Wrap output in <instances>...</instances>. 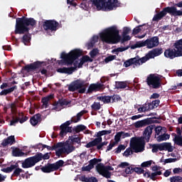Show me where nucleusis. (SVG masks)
<instances>
[{
    "label": "nucleus",
    "instance_id": "nucleus-2",
    "mask_svg": "<svg viewBox=\"0 0 182 182\" xmlns=\"http://www.w3.org/2000/svg\"><path fill=\"white\" fill-rule=\"evenodd\" d=\"M100 38L102 42L106 43H119L120 42V31L117 26H112L105 28L100 33Z\"/></svg>",
    "mask_w": 182,
    "mask_h": 182
},
{
    "label": "nucleus",
    "instance_id": "nucleus-11",
    "mask_svg": "<svg viewBox=\"0 0 182 182\" xmlns=\"http://www.w3.org/2000/svg\"><path fill=\"white\" fill-rule=\"evenodd\" d=\"M65 162L63 160H60L53 164H48L47 166H43L41 171L43 173H51V171H55L58 168L62 167Z\"/></svg>",
    "mask_w": 182,
    "mask_h": 182
},
{
    "label": "nucleus",
    "instance_id": "nucleus-8",
    "mask_svg": "<svg viewBox=\"0 0 182 182\" xmlns=\"http://www.w3.org/2000/svg\"><path fill=\"white\" fill-rule=\"evenodd\" d=\"M130 146L135 153H140L144 150V141L141 138H132L131 139Z\"/></svg>",
    "mask_w": 182,
    "mask_h": 182
},
{
    "label": "nucleus",
    "instance_id": "nucleus-60",
    "mask_svg": "<svg viewBox=\"0 0 182 182\" xmlns=\"http://www.w3.org/2000/svg\"><path fill=\"white\" fill-rule=\"evenodd\" d=\"M134 171H135V173H138L139 174L144 173V170L141 168H134Z\"/></svg>",
    "mask_w": 182,
    "mask_h": 182
},
{
    "label": "nucleus",
    "instance_id": "nucleus-57",
    "mask_svg": "<svg viewBox=\"0 0 182 182\" xmlns=\"http://www.w3.org/2000/svg\"><path fill=\"white\" fill-rule=\"evenodd\" d=\"M124 149H126V146H124V145H120L117 147V150L115 151V153L118 154L119 153L122 152V150H124Z\"/></svg>",
    "mask_w": 182,
    "mask_h": 182
},
{
    "label": "nucleus",
    "instance_id": "nucleus-30",
    "mask_svg": "<svg viewBox=\"0 0 182 182\" xmlns=\"http://www.w3.org/2000/svg\"><path fill=\"white\" fill-rule=\"evenodd\" d=\"M68 140L72 143L73 146V144H75V143L80 145V138H79V136H77V135L69 136Z\"/></svg>",
    "mask_w": 182,
    "mask_h": 182
},
{
    "label": "nucleus",
    "instance_id": "nucleus-19",
    "mask_svg": "<svg viewBox=\"0 0 182 182\" xmlns=\"http://www.w3.org/2000/svg\"><path fill=\"white\" fill-rule=\"evenodd\" d=\"M163 53V50L157 48L155 50H152L148 53V54L146 55V60H149V59H153L156 58V56H160L161 54Z\"/></svg>",
    "mask_w": 182,
    "mask_h": 182
},
{
    "label": "nucleus",
    "instance_id": "nucleus-25",
    "mask_svg": "<svg viewBox=\"0 0 182 182\" xmlns=\"http://www.w3.org/2000/svg\"><path fill=\"white\" fill-rule=\"evenodd\" d=\"M14 143H15V137L14 136H11L4 139L1 144L2 146H8V144L12 145Z\"/></svg>",
    "mask_w": 182,
    "mask_h": 182
},
{
    "label": "nucleus",
    "instance_id": "nucleus-36",
    "mask_svg": "<svg viewBox=\"0 0 182 182\" xmlns=\"http://www.w3.org/2000/svg\"><path fill=\"white\" fill-rule=\"evenodd\" d=\"M16 167H18V164L11 165L9 167L1 169V171H4V173H11L12 171L15 170Z\"/></svg>",
    "mask_w": 182,
    "mask_h": 182
},
{
    "label": "nucleus",
    "instance_id": "nucleus-12",
    "mask_svg": "<svg viewBox=\"0 0 182 182\" xmlns=\"http://www.w3.org/2000/svg\"><path fill=\"white\" fill-rule=\"evenodd\" d=\"M147 85L154 89L160 87V77L158 75H150L147 77Z\"/></svg>",
    "mask_w": 182,
    "mask_h": 182
},
{
    "label": "nucleus",
    "instance_id": "nucleus-24",
    "mask_svg": "<svg viewBox=\"0 0 182 182\" xmlns=\"http://www.w3.org/2000/svg\"><path fill=\"white\" fill-rule=\"evenodd\" d=\"M67 105H68V103L66 101V100H60L59 102H57L56 106L54 108H53V109L59 112V110L62 109L63 106H67Z\"/></svg>",
    "mask_w": 182,
    "mask_h": 182
},
{
    "label": "nucleus",
    "instance_id": "nucleus-32",
    "mask_svg": "<svg viewBox=\"0 0 182 182\" xmlns=\"http://www.w3.org/2000/svg\"><path fill=\"white\" fill-rule=\"evenodd\" d=\"M16 89V86L10 87L9 89L4 90L0 92V95L6 96V95H9V93H12V92H14V90H15Z\"/></svg>",
    "mask_w": 182,
    "mask_h": 182
},
{
    "label": "nucleus",
    "instance_id": "nucleus-21",
    "mask_svg": "<svg viewBox=\"0 0 182 182\" xmlns=\"http://www.w3.org/2000/svg\"><path fill=\"white\" fill-rule=\"evenodd\" d=\"M159 150H160L161 151L163 150H165L166 151L171 152L173 151V146H171V143L165 142V143L159 144Z\"/></svg>",
    "mask_w": 182,
    "mask_h": 182
},
{
    "label": "nucleus",
    "instance_id": "nucleus-63",
    "mask_svg": "<svg viewBox=\"0 0 182 182\" xmlns=\"http://www.w3.org/2000/svg\"><path fill=\"white\" fill-rule=\"evenodd\" d=\"M85 46L87 49H92V48L95 46V43H92V41H90L87 43Z\"/></svg>",
    "mask_w": 182,
    "mask_h": 182
},
{
    "label": "nucleus",
    "instance_id": "nucleus-44",
    "mask_svg": "<svg viewBox=\"0 0 182 182\" xmlns=\"http://www.w3.org/2000/svg\"><path fill=\"white\" fill-rule=\"evenodd\" d=\"M30 41H31V35L27 34L23 37V43H24V45H27V43H29Z\"/></svg>",
    "mask_w": 182,
    "mask_h": 182
},
{
    "label": "nucleus",
    "instance_id": "nucleus-49",
    "mask_svg": "<svg viewBox=\"0 0 182 182\" xmlns=\"http://www.w3.org/2000/svg\"><path fill=\"white\" fill-rule=\"evenodd\" d=\"M116 59V55H109L105 59V63H109V62H112V60H114Z\"/></svg>",
    "mask_w": 182,
    "mask_h": 182
},
{
    "label": "nucleus",
    "instance_id": "nucleus-15",
    "mask_svg": "<svg viewBox=\"0 0 182 182\" xmlns=\"http://www.w3.org/2000/svg\"><path fill=\"white\" fill-rule=\"evenodd\" d=\"M58 26H59V23L54 20H48L43 23V28L46 31H48V29H50V31H56Z\"/></svg>",
    "mask_w": 182,
    "mask_h": 182
},
{
    "label": "nucleus",
    "instance_id": "nucleus-20",
    "mask_svg": "<svg viewBox=\"0 0 182 182\" xmlns=\"http://www.w3.org/2000/svg\"><path fill=\"white\" fill-rule=\"evenodd\" d=\"M118 167L120 168H125L124 173L125 174H132L134 171L133 167L130 166V164L127 162H122L121 163Z\"/></svg>",
    "mask_w": 182,
    "mask_h": 182
},
{
    "label": "nucleus",
    "instance_id": "nucleus-43",
    "mask_svg": "<svg viewBox=\"0 0 182 182\" xmlns=\"http://www.w3.org/2000/svg\"><path fill=\"white\" fill-rule=\"evenodd\" d=\"M97 99L101 100V102H103V103H110L111 100L110 97H100Z\"/></svg>",
    "mask_w": 182,
    "mask_h": 182
},
{
    "label": "nucleus",
    "instance_id": "nucleus-62",
    "mask_svg": "<svg viewBox=\"0 0 182 182\" xmlns=\"http://www.w3.org/2000/svg\"><path fill=\"white\" fill-rule=\"evenodd\" d=\"M98 41H99V36H94L92 38V39H91V43H94V45H95V43H97Z\"/></svg>",
    "mask_w": 182,
    "mask_h": 182
},
{
    "label": "nucleus",
    "instance_id": "nucleus-28",
    "mask_svg": "<svg viewBox=\"0 0 182 182\" xmlns=\"http://www.w3.org/2000/svg\"><path fill=\"white\" fill-rule=\"evenodd\" d=\"M31 123L32 126H36L39 122H41V114H36L31 119Z\"/></svg>",
    "mask_w": 182,
    "mask_h": 182
},
{
    "label": "nucleus",
    "instance_id": "nucleus-22",
    "mask_svg": "<svg viewBox=\"0 0 182 182\" xmlns=\"http://www.w3.org/2000/svg\"><path fill=\"white\" fill-rule=\"evenodd\" d=\"M151 133H153V126L146 127L144 131V139H146V141H149V140H150Z\"/></svg>",
    "mask_w": 182,
    "mask_h": 182
},
{
    "label": "nucleus",
    "instance_id": "nucleus-35",
    "mask_svg": "<svg viewBox=\"0 0 182 182\" xmlns=\"http://www.w3.org/2000/svg\"><path fill=\"white\" fill-rule=\"evenodd\" d=\"M102 88V84H92L90 87L88 91L89 92H93V90H99V89Z\"/></svg>",
    "mask_w": 182,
    "mask_h": 182
},
{
    "label": "nucleus",
    "instance_id": "nucleus-56",
    "mask_svg": "<svg viewBox=\"0 0 182 182\" xmlns=\"http://www.w3.org/2000/svg\"><path fill=\"white\" fill-rule=\"evenodd\" d=\"M92 168H93L92 165L89 164L87 166H83L82 168V171H90L92 170Z\"/></svg>",
    "mask_w": 182,
    "mask_h": 182
},
{
    "label": "nucleus",
    "instance_id": "nucleus-46",
    "mask_svg": "<svg viewBox=\"0 0 182 182\" xmlns=\"http://www.w3.org/2000/svg\"><path fill=\"white\" fill-rule=\"evenodd\" d=\"M99 55V49L95 48L92 50L90 51V55L91 58H95V56H97Z\"/></svg>",
    "mask_w": 182,
    "mask_h": 182
},
{
    "label": "nucleus",
    "instance_id": "nucleus-51",
    "mask_svg": "<svg viewBox=\"0 0 182 182\" xmlns=\"http://www.w3.org/2000/svg\"><path fill=\"white\" fill-rule=\"evenodd\" d=\"M38 68V65L36 64H31L30 65H26V70H32L33 69H36Z\"/></svg>",
    "mask_w": 182,
    "mask_h": 182
},
{
    "label": "nucleus",
    "instance_id": "nucleus-50",
    "mask_svg": "<svg viewBox=\"0 0 182 182\" xmlns=\"http://www.w3.org/2000/svg\"><path fill=\"white\" fill-rule=\"evenodd\" d=\"M18 122H19L17 118L16 117V116H13L12 119L10 121V126H16V123H18Z\"/></svg>",
    "mask_w": 182,
    "mask_h": 182
},
{
    "label": "nucleus",
    "instance_id": "nucleus-59",
    "mask_svg": "<svg viewBox=\"0 0 182 182\" xmlns=\"http://www.w3.org/2000/svg\"><path fill=\"white\" fill-rule=\"evenodd\" d=\"M23 170L22 168H16V169L14 170V176H19V174H21V173H22Z\"/></svg>",
    "mask_w": 182,
    "mask_h": 182
},
{
    "label": "nucleus",
    "instance_id": "nucleus-64",
    "mask_svg": "<svg viewBox=\"0 0 182 182\" xmlns=\"http://www.w3.org/2000/svg\"><path fill=\"white\" fill-rule=\"evenodd\" d=\"M87 182H99V181H97V178H96V177L92 176L88 178Z\"/></svg>",
    "mask_w": 182,
    "mask_h": 182
},
{
    "label": "nucleus",
    "instance_id": "nucleus-5",
    "mask_svg": "<svg viewBox=\"0 0 182 182\" xmlns=\"http://www.w3.org/2000/svg\"><path fill=\"white\" fill-rule=\"evenodd\" d=\"M75 147L69 144V141L59 142L54 146L56 156H60L62 154H70L73 151H75Z\"/></svg>",
    "mask_w": 182,
    "mask_h": 182
},
{
    "label": "nucleus",
    "instance_id": "nucleus-31",
    "mask_svg": "<svg viewBox=\"0 0 182 182\" xmlns=\"http://www.w3.org/2000/svg\"><path fill=\"white\" fill-rule=\"evenodd\" d=\"M147 124V120L144 119L141 121H138L134 124V127L136 129H140V127H144Z\"/></svg>",
    "mask_w": 182,
    "mask_h": 182
},
{
    "label": "nucleus",
    "instance_id": "nucleus-55",
    "mask_svg": "<svg viewBox=\"0 0 182 182\" xmlns=\"http://www.w3.org/2000/svg\"><path fill=\"white\" fill-rule=\"evenodd\" d=\"M97 163H99V159H92L90 161V166H92V168H93V167H95V166H96Z\"/></svg>",
    "mask_w": 182,
    "mask_h": 182
},
{
    "label": "nucleus",
    "instance_id": "nucleus-42",
    "mask_svg": "<svg viewBox=\"0 0 182 182\" xmlns=\"http://www.w3.org/2000/svg\"><path fill=\"white\" fill-rule=\"evenodd\" d=\"M76 133H80V132H83V130H86V126L85 125H78L75 129Z\"/></svg>",
    "mask_w": 182,
    "mask_h": 182
},
{
    "label": "nucleus",
    "instance_id": "nucleus-54",
    "mask_svg": "<svg viewBox=\"0 0 182 182\" xmlns=\"http://www.w3.org/2000/svg\"><path fill=\"white\" fill-rule=\"evenodd\" d=\"M119 136H121V139H126V137H130V134L126 133L124 132H119Z\"/></svg>",
    "mask_w": 182,
    "mask_h": 182
},
{
    "label": "nucleus",
    "instance_id": "nucleus-9",
    "mask_svg": "<svg viewBox=\"0 0 182 182\" xmlns=\"http://www.w3.org/2000/svg\"><path fill=\"white\" fill-rule=\"evenodd\" d=\"M113 170L112 166H105L103 164H99L96 166L97 173L106 178H110L112 173L109 171H113Z\"/></svg>",
    "mask_w": 182,
    "mask_h": 182
},
{
    "label": "nucleus",
    "instance_id": "nucleus-10",
    "mask_svg": "<svg viewBox=\"0 0 182 182\" xmlns=\"http://www.w3.org/2000/svg\"><path fill=\"white\" fill-rule=\"evenodd\" d=\"M41 160H42L41 154H38L35 156L28 158L22 163V167L23 168L33 167V166L36 164V163L41 161Z\"/></svg>",
    "mask_w": 182,
    "mask_h": 182
},
{
    "label": "nucleus",
    "instance_id": "nucleus-33",
    "mask_svg": "<svg viewBox=\"0 0 182 182\" xmlns=\"http://www.w3.org/2000/svg\"><path fill=\"white\" fill-rule=\"evenodd\" d=\"M15 116L17 118L18 121L21 124L25 123V122H26V120H28V117H24L23 114L22 112L18 113V114H16Z\"/></svg>",
    "mask_w": 182,
    "mask_h": 182
},
{
    "label": "nucleus",
    "instance_id": "nucleus-4",
    "mask_svg": "<svg viewBox=\"0 0 182 182\" xmlns=\"http://www.w3.org/2000/svg\"><path fill=\"white\" fill-rule=\"evenodd\" d=\"M35 25H36V21L33 18H16L15 33H25L29 31L28 26H35Z\"/></svg>",
    "mask_w": 182,
    "mask_h": 182
},
{
    "label": "nucleus",
    "instance_id": "nucleus-41",
    "mask_svg": "<svg viewBox=\"0 0 182 182\" xmlns=\"http://www.w3.org/2000/svg\"><path fill=\"white\" fill-rule=\"evenodd\" d=\"M173 140L176 144L182 146V136H176Z\"/></svg>",
    "mask_w": 182,
    "mask_h": 182
},
{
    "label": "nucleus",
    "instance_id": "nucleus-7",
    "mask_svg": "<svg viewBox=\"0 0 182 182\" xmlns=\"http://www.w3.org/2000/svg\"><path fill=\"white\" fill-rule=\"evenodd\" d=\"M174 46V49L169 48L165 50V58H167L168 59H174V58H180L182 56V46H180L178 41L175 43Z\"/></svg>",
    "mask_w": 182,
    "mask_h": 182
},
{
    "label": "nucleus",
    "instance_id": "nucleus-48",
    "mask_svg": "<svg viewBox=\"0 0 182 182\" xmlns=\"http://www.w3.org/2000/svg\"><path fill=\"white\" fill-rule=\"evenodd\" d=\"M123 154L125 157H129V156H132V154H133V151H132V148L127 149Z\"/></svg>",
    "mask_w": 182,
    "mask_h": 182
},
{
    "label": "nucleus",
    "instance_id": "nucleus-58",
    "mask_svg": "<svg viewBox=\"0 0 182 182\" xmlns=\"http://www.w3.org/2000/svg\"><path fill=\"white\" fill-rule=\"evenodd\" d=\"M140 31H141V26H139L136 27L133 30L134 35H137V33H139L140 32Z\"/></svg>",
    "mask_w": 182,
    "mask_h": 182
},
{
    "label": "nucleus",
    "instance_id": "nucleus-1",
    "mask_svg": "<svg viewBox=\"0 0 182 182\" xmlns=\"http://www.w3.org/2000/svg\"><path fill=\"white\" fill-rule=\"evenodd\" d=\"M82 50L77 48L72 50L68 53H62L61 58L64 61V65H73V67L58 68L57 72L58 73L72 75L77 68H82L85 62H93V59L90 58L88 55H84L79 60V58L82 56Z\"/></svg>",
    "mask_w": 182,
    "mask_h": 182
},
{
    "label": "nucleus",
    "instance_id": "nucleus-14",
    "mask_svg": "<svg viewBox=\"0 0 182 182\" xmlns=\"http://www.w3.org/2000/svg\"><path fill=\"white\" fill-rule=\"evenodd\" d=\"M145 62H147V58H141L139 59L131 58L126 61L124 63V65L125 66V68H129V66H132V65H134V68H136V66H140V65H143V63H145Z\"/></svg>",
    "mask_w": 182,
    "mask_h": 182
},
{
    "label": "nucleus",
    "instance_id": "nucleus-53",
    "mask_svg": "<svg viewBox=\"0 0 182 182\" xmlns=\"http://www.w3.org/2000/svg\"><path fill=\"white\" fill-rule=\"evenodd\" d=\"M124 50H127V48H123V47H120V48H118L117 49H114L112 50V53H119V52H124Z\"/></svg>",
    "mask_w": 182,
    "mask_h": 182
},
{
    "label": "nucleus",
    "instance_id": "nucleus-61",
    "mask_svg": "<svg viewBox=\"0 0 182 182\" xmlns=\"http://www.w3.org/2000/svg\"><path fill=\"white\" fill-rule=\"evenodd\" d=\"M121 139L122 136H120V134L118 132L114 136L115 143H119Z\"/></svg>",
    "mask_w": 182,
    "mask_h": 182
},
{
    "label": "nucleus",
    "instance_id": "nucleus-17",
    "mask_svg": "<svg viewBox=\"0 0 182 182\" xmlns=\"http://www.w3.org/2000/svg\"><path fill=\"white\" fill-rule=\"evenodd\" d=\"M70 124V121H67L60 126L61 131L60 132V136H61V137L66 136L67 133H70L72 132V127H69Z\"/></svg>",
    "mask_w": 182,
    "mask_h": 182
},
{
    "label": "nucleus",
    "instance_id": "nucleus-52",
    "mask_svg": "<svg viewBox=\"0 0 182 182\" xmlns=\"http://www.w3.org/2000/svg\"><path fill=\"white\" fill-rule=\"evenodd\" d=\"M151 164H153V161H145L143 162L141 166L142 167H150V166H151Z\"/></svg>",
    "mask_w": 182,
    "mask_h": 182
},
{
    "label": "nucleus",
    "instance_id": "nucleus-18",
    "mask_svg": "<svg viewBox=\"0 0 182 182\" xmlns=\"http://www.w3.org/2000/svg\"><path fill=\"white\" fill-rule=\"evenodd\" d=\"M112 133V130H102L97 133V138H96L92 143L96 146L99 144V143H102V136H105L106 134H110Z\"/></svg>",
    "mask_w": 182,
    "mask_h": 182
},
{
    "label": "nucleus",
    "instance_id": "nucleus-3",
    "mask_svg": "<svg viewBox=\"0 0 182 182\" xmlns=\"http://www.w3.org/2000/svg\"><path fill=\"white\" fill-rule=\"evenodd\" d=\"M93 8L97 11H113L120 6L117 0H90Z\"/></svg>",
    "mask_w": 182,
    "mask_h": 182
},
{
    "label": "nucleus",
    "instance_id": "nucleus-26",
    "mask_svg": "<svg viewBox=\"0 0 182 182\" xmlns=\"http://www.w3.org/2000/svg\"><path fill=\"white\" fill-rule=\"evenodd\" d=\"M156 139L157 141H166V140H168L170 139V134L163 133L161 135H159L158 136H156Z\"/></svg>",
    "mask_w": 182,
    "mask_h": 182
},
{
    "label": "nucleus",
    "instance_id": "nucleus-27",
    "mask_svg": "<svg viewBox=\"0 0 182 182\" xmlns=\"http://www.w3.org/2000/svg\"><path fill=\"white\" fill-rule=\"evenodd\" d=\"M12 154L15 157H22V156H25V153L18 148H13Z\"/></svg>",
    "mask_w": 182,
    "mask_h": 182
},
{
    "label": "nucleus",
    "instance_id": "nucleus-6",
    "mask_svg": "<svg viewBox=\"0 0 182 182\" xmlns=\"http://www.w3.org/2000/svg\"><path fill=\"white\" fill-rule=\"evenodd\" d=\"M159 37H152L151 38L146 39L144 41H138L133 46H132V49H136L137 48H144L146 46L148 49H153L156 46H159Z\"/></svg>",
    "mask_w": 182,
    "mask_h": 182
},
{
    "label": "nucleus",
    "instance_id": "nucleus-37",
    "mask_svg": "<svg viewBox=\"0 0 182 182\" xmlns=\"http://www.w3.org/2000/svg\"><path fill=\"white\" fill-rule=\"evenodd\" d=\"M85 113H86V112L81 111L80 112H79L77 114L76 117H74L72 119V122H73L74 123H77V122H79V120H80V117H82V115L85 114Z\"/></svg>",
    "mask_w": 182,
    "mask_h": 182
},
{
    "label": "nucleus",
    "instance_id": "nucleus-45",
    "mask_svg": "<svg viewBox=\"0 0 182 182\" xmlns=\"http://www.w3.org/2000/svg\"><path fill=\"white\" fill-rule=\"evenodd\" d=\"M171 182H180L182 181L181 176H172L169 178Z\"/></svg>",
    "mask_w": 182,
    "mask_h": 182
},
{
    "label": "nucleus",
    "instance_id": "nucleus-34",
    "mask_svg": "<svg viewBox=\"0 0 182 182\" xmlns=\"http://www.w3.org/2000/svg\"><path fill=\"white\" fill-rule=\"evenodd\" d=\"M155 133H156V136H160L161 134H163V133H166V127H156L155 128Z\"/></svg>",
    "mask_w": 182,
    "mask_h": 182
},
{
    "label": "nucleus",
    "instance_id": "nucleus-40",
    "mask_svg": "<svg viewBox=\"0 0 182 182\" xmlns=\"http://www.w3.org/2000/svg\"><path fill=\"white\" fill-rule=\"evenodd\" d=\"M177 161V159H161V163H164V164H167V163H174Z\"/></svg>",
    "mask_w": 182,
    "mask_h": 182
},
{
    "label": "nucleus",
    "instance_id": "nucleus-16",
    "mask_svg": "<svg viewBox=\"0 0 182 182\" xmlns=\"http://www.w3.org/2000/svg\"><path fill=\"white\" fill-rule=\"evenodd\" d=\"M69 89L71 92H74L76 89H80V93H85V92H86V84L85 82H77L74 85V87L73 86H70Z\"/></svg>",
    "mask_w": 182,
    "mask_h": 182
},
{
    "label": "nucleus",
    "instance_id": "nucleus-13",
    "mask_svg": "<svg viewBox=\"0 0 182 182\" xmlns=\"http://www.w3.org/2000/svg\"><path fill=\"white\" fill-rule=\"evenodd\" d=\"M176 7H166L160 13L156 14L153 18V21H160L161 18L167 15V13L171 14V15H173L174 16L176 14Z\"/></svg>",
    "mask_w": 182,
    "mask_h": 182
},
{
    "label": "nucleus",
    "instance_id": "nucleus-38",
    "mask_svg": "<svg viewBox=\"0 0 182 182\" xmlns=\"http://www.w3.org/2000/svg\"><path fill=\"white\" fill-rule=\"evenodd\" d=\"M149 105H147V104H145L142 106H140L139 108H138V112L139 113H143L144 112H147L149 110Z\"/></svg>",
    "mask_w": 182,
    "mask_h": 182
},
{
    "label": "nucleus",
    "instance_id": "nucleus-29",
    "mask_svg": "<svg viewBox=\"0 0 182 182\" xmlns=\"http://www.w3.org/2000/svg\"><path fill=\"white\" fill-rule=\"evenodd\" d=\"M53 97V95H49V96H47V97H45L43 98L42 100V102H43V109H46L49 105V100L50 99H52Z\"/></svg>",
    "mask_w": 182,
    "mask_h": 182
},
{
    "label": "nucleus",
    "instance_id": "nucleus-39",
    "mask_svg": "<svg viewBox=\"0 0 182 182\" xmlns=\"http://www.w3.org/2000/svg\"><path fill=\"white\" fill-rule=\"evenodd\" d=\"M116 86L118 89H124V88L127 87V82H117Z\"/></svg>",
    "mask_w": 182,
    "mask_h": 182
},
{
    "label": "nucleus",
    "instance_id": "nucleus-47",
    "mask_svg": "<svg viewBox=\"0 0 182 182\" xmlns=\"http://www.w3.org/2000/svg\"><path fill=\"white\" fill-rule=\"evenodd\" d=\"M91 107L93 110H100L101 105L99 102H94Z\"/></svg>",
    "mask_w": 182,
    "mask_h": 182
},
{
    "label": "nucleus",
    "instance_id": "nucleus-23",
    "mask_svg": "<svg viewBox=\"0 0 182 182\" xmlns=\"http://www.w3.org/2000/svg\"><path fill=\"white\" fill-rule=\"evenodd\" d=\"M129 33H130V28L129 27H124L123 28L122 32V41L126 42L127 41H130L132 39V37L130 36H128Z\"/></svg>",
    "mask_w": 182,
    "mask_h": 182
}]
</instances>
